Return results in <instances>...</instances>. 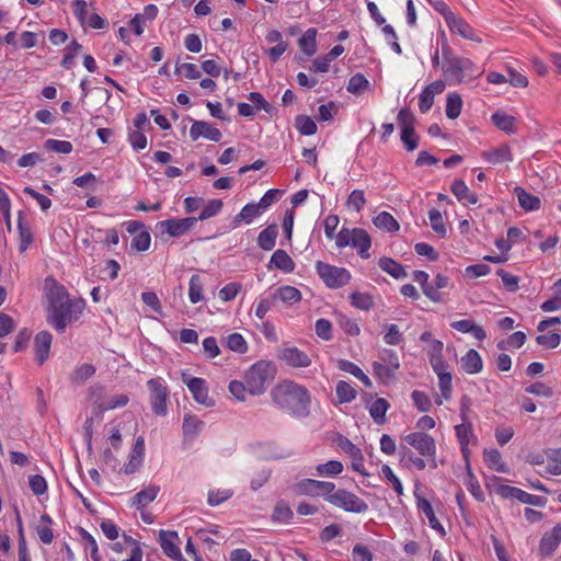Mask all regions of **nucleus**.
<instances>
[{
    "label": "nucleus",
    "instance_id": "f257e3e1",
    "mask_svg": "<svg viewBox=\"0 0 561 561\" xmlns=\"http://www.w3.org/2000/svg\"><path fill=\"white\" fill-rule=\"evenodd\" d=\"M48 299V322L59 332H62L70 322L76 321L85 306L81 299L71 300L65 287L59 285H54L49 289Z\"/></svg>",
    "mask_w": 561,
    "mask_h": 561
},
{
    "label": "nucleus",
    "instance_id": "f03ea898",
    "mask_svg": "<svg viewBox=\"0 0 561 561\" xmlns=\"http://www.w3.org/2000/svg\"><path fill=\"white\" fill-rule=\"evenodd\" d=\"M273 400L283 409L297 416H305L309 412L310 396L308 390L294 381L279 382L272 390Z\"/></svg>",
    "mask_w": 561,
    "mask_h": 561
},
{
    "label": "nucleus",
    "instance_id": "7ed1b4c3",
    "mask_svg": "<svg viewBox=\"0 0 561 561\" xmlns=\"http://www.w3.org/2000/svg\"><path fill=\"white\" fill-rule=\"evenodd\" d=\"M444 344L439 340H431V344L426 347L430 364L437 375L438 387L446 400L451 398V374L448 370V364L443 357Z\"/></svg>",
    "mask_w": 561,
    "mask_h": 561
},
{
    "label": "nucleus",
    "instance_id": "20e7f679",
    "mask_svg": "<svg viewBox=\"0 0 561 561\" xmlns=\"http://www.w3.org/2000/svg\"><path fill=\"white\" fill-rule=\"evenodd\" d=\"M98 390L91 392L93 399L91 416L87 419L84 423V436L90 444L93 433V423L101 421L102 415L105 411H111L125 407L129 402V397L126 393H114L101 400L96 394Z\"/></svg>",
    "mask_w": 561,
    "mask_h": 561
},
{
    "label": "nucleus",
    "instance_id": "39448f33",
    "mask_svg": "<svg viewBox=\"0 0 561 561\" xmlns=\"http://www.w3.org/2000/svg\"><path fill=\"white\" fill-rule=\"evenodd\" d=\"M276 375V366L270 360L254 363L245 373L244 379L248 383L250 396H260L265 392L268 383Z\"/></svg>",
    "mask_w": 561,
    "mask_h": 561
},
{
    "label": "nucleus",
    "instance_id": "423d86ee",
    "mask_svg": "<svg viewBox=\"0 0 561 561\" xmlns=\"http://www.w3.org/2000/svg\"><path fill=\"white\" fill-rule=\"evenodd\" d=\"M335 244L337 248L352 247L357 249L362 259H368L370 255L369 249L371 247V240L364 229L342 228L335 236Z\"/></svg>",
    "mask_w": 561,
    "mask_h": 561
},
{
    "label": "nucleus",
    "instance_id": "0eeeda50",
    "mask_svg": "<svg viewBox=\"0 0 561 561\" xmlns=\"http://www.w3.org/2000/svg\"><path fill=\"white\" fill-rule=\"evenodd\" d=\"M399 367L400 360L397 353L387 348L381 350L378 354V360L373 363L374 375L385 383L393 379Z\"/></svg>",
    "mask_w": 561,
    "mask_h": 561
},
{
    "label": "nucleus",
    "instance_id": "6e6552de",
    "mask_svg": "<svg viewBox=\"0 0 561 561\" xmlns=\"http://www.w3.org/2000/svg\"><path fill=\"white\" fill-rule=\"evenodd\" d=\"M443 73L450 84H458L466 76H474V65L468 58L448 57L443 65Z\"/></svg>",
    "mask_w": 561,
    "mask_h": 561
},
{
    "label": "nucleus",
    "instance_id": "1a4fd4ad",
    "mask_svg": "<svg viewBox=\"0 0 561 561\" xmlns=\"http://www.w3.org/2000/svg\"><path fill=\"white\" fill-rule=\"evenodd\" d=\"M181 380L186 385L194 401L205 408H213L216 401L209 396V388L204 378L193 377L187 371H181Z\"/></svg>",
    "mask_w": 561,
    "mask_h": 561
},
{
    "label": "nucleus",
    "instance_id": "9d476101",
    "mask_svg": "<svg viewBox=\"0 0 561 561\" xmlns=\"http://www.w3.org/2000/svg\"><path fill=\"white\" fill-rule=\"evenodd\" d=\"M325 500L332 505L351 513L359 514L368 510V505L364 500L346 490L335 491L334 489L327 495Z\"/></svg>",
    "mask_w": 561,
    "mask_h": 561
},
{
    "label": "nucleus",
    "instance_id": "9b49d317",
    "mask_svg": "<svg viewBox=\"0 0 561 561\" xmlns=\"http://www.w3.org/2000/svg\"><path fill=\"white\" fill-rule=\"evenodd\" d=\"M316 271L329 288L343 287L351 280V273L346 268L330 265L321 261L316 263Z\"/></svg>",
    "mask_w": 561,
    "mask_h": 561
},
{
    "label": "nucleus",
    "instance_id": "f8f14e48",
    "mask_svg": "<svg viewBox=\"0 0 561 561\" xmlns=\"http://www.w3.org/2000/svg\"><path fill=\"white\" fill-rule=\"evenodd\" d=\"M147 385L150 390V402H151V408H152L153 412L157 415H165L167 411H168V408H167L168 390H167L164 380L162 378H153V379H150L147 382Z\"/></svg>",
    "mask_w": 561,
    "mask_h": 561
},
{
    "label": "nucleus",
    "instance_id": "ddd939ff",
    "mask_svg": "<svg viewBox=\"0 0 561 561\" xmlns=\"http://www.w3.org/2000/svg\"><path fill=\"white\" fill-rule=\"evenodd\" d=\"M335 485L332 482L318 481L312 479H304L293 485V491L297 495L319 496L327 495L334 490Z\"/></svg>",
    "mask_w": 561,
    "mask_h": 561
},
{
    "label": "nucleus",
    "instance_id": "4468645a",
    "mask_svg": "<svg viewBox=\"0 0 561 561\" xmlns=\"http://www.w3.org/2000/svg\"><path fill=\"white\" fill-rule=\"evenodd\" d=\"M404 440L414 447L420 455L433 459V466L436 467V444L433 437L423 432H413L404 437Z\"/></svg>",
    "mask_w": 561,
    "mask_h": 561
},
{
    "label": "nucleus",
    "instance_id": "2eb2a0df",
    "mask_svg": "<svg viewBox=\"0 0 561 561\" xmlns=\"http://www.w3.org/2000/svg\"><path fill=\"white\" fill-rule=\"evenodd\" d=\"M197 222V218L187 217V218H172L160 221L158 227L167 232L170 237L176 238L188 232Z\"/></svg>",
    "mask_w": 561,
    "mask_h": 561
},
{
    "label": "nucleus",
    "instance_id": "dca6fc26",
    "mask_svg": "<svg viewBox=\"0 0 561 561\" xmlns=\"http://www.w3.org/2000/svg\"><path fill=\"white\" fill-rule=\"evenodd\" d=\"M279 359L295 368H306L311 365L310 357L296 346H288L280 350Z\"/></svg>",
    "mask_w": 561,
    "mask_h": 561
},
{
    "label": "nucleus",
    "instance_id": "f3484780",
    "mask_svg": "<svg viewBox=\"0 0 561 561\" xmlns=\"http://www.w3.org/2000/svg\"><path fill=\"white\" fill-rule=\"evenodd\" d=\"M145 459V440L138 437L133 446L128 456V461L122 468L123 472L127 476L134 474L141 468Z\"/></svg>",
    "mask_w": 561,
    "mask_h": 561
},
{
    "label": "nucleus",
    "instance_id": "a211bd4d",
    "mask_svg": "<svg viewBox=\"0 0 561 561\" xmlns=\"http://www.w3.org/2000/svg\"><path fill=\"white\" fill-rule=\"evenodd\" d=\"M178 541L179 536L175 531L160 530L159 542L165 556L174 561H184Z\"/></svg>",
    "mask_w": 561,
    "mask_h": 561
},
{
    "label": "nucleus",
    "instance_id": "6ab92c4d",
    "mask_svg": "<svg viewBox=\"0 0 561 561\" xmlns=\"http://www.w3.org/2000/svg\"><path fill=\"white\" fill-rule=\"evenodd\" d=\"M190 137L192 140L206 138L218 142L221 139V131L207 122L195 121L190 128Z\"/></svg>",
    "mask_w": 561,
    "mask_h": 561
},
{
    "label": "nucleus",
    "instance_id": "aec40b11",
    "mask_svg": "<svg viewBox=\"0 0 561 561\" xmlns=\"http://www.w3.org/2000/svg\"><path fill=\"white\" fill-rule=\"evenodd\" d=\"M445 22L451 33L458 34L469 41L481 42V38L476 34L474 30L463 19L455 13L448 15Z\"/></svg>",
    "mask_w": 561,
    "mask_h": 561
},
{
    "label": "nucleus",
    "instance_id": "412c9836",
    "mask_svg": "<svg viewBox=\"0 0 561 561\" xmlns=\"http://www.w3.org/2000/svg\"><path fill=\"white\" fill-rule=\"evenodd\" d=\"M446 88V83L443 80H436L428 85H426L419 99V108L422 113H426L430 111L434 103L435 95H438L444 92Z\"/></svg>",
    "mask_w": 561,
    "mask_h": 561
},
{
    "label": "nucleus",
    "instance_id": "4be33fe9",
    "mask_svg": "<svg viewBox=\"0 0 561 561\" xmlns=\"http://www.w3.org/2000/svg\"><path fill=\"white\" fill-rule=\"evenodd\" d=\"M339 447L351 458L353 470L363 476H367L362 450L347 438H342L339 443Z\"/></svg>",
    "mask_w": 561,
    "mask_h": 561
},
{
    "label": "nucleus",
    "instance_id": "5701e85b",
    "mask_svg": "<svg viewBox=\"0 0 561 561\" xmlns=\"http://www.w3.org/2000/svg\"><path fill=\"white\" fill-rule=\"evenodd\" d=\"M561 542V524L556 525L550 531H547L539 543V553L542 557L551 556Z\"/></svg>",
    "mask_w": 561,
    "mask_h": 561
},
{
    "label": "nucleus",
    "instance_id": "b1692460",
    "mask_svg": "<svg viewBox=\"0 0 561 561\" xmlns=\"http://www.w3.org/2000/svg\"><path fill=\"white\" fill-rule=\"evenodd\" d=\"M482 158L490 164L496 165L513 161L512 149L507 144L493 147L482 152Z\"/></svg>",
    "mask_w": 561,
    "mask_h": 561
},
{
    "label": "nucleus",
    "instance_id": "393cba45",
    "mask_svg": "<svg viewBox=\"0 0 561 561\" xmlns=\"http://www.w3.org/2000/svg\"><path fill=\"white\" fill-rule=\"evenodd\" d=\"M416 507L427 518L431 528L440 537H445L446 530L435 516L432 504L426 499L416 496Z\"/></svg>",
    "mask_w": 561,
    "mask_h": 561
},
{
    "label": "nucleus",
    "instance_id": "a878e982",
    "mask_svg": "<svg viewBox=\"0 0 561 561\" xmlns=\"http://www.w3.org/2000/svg\"><path fill=\"white\" fill-rule=\"evenodd\" d=\"M461 370L469 375H476L482 371L483 362L476 350H469L459 360Z\"/></svg>",
    "mask_w": 561,
    "mask_h": 561
},
{
    "label": "nucleus",
    "instance_id": "bb28decb",
    "mask_svg": "<svg viewBox=\"0 0 561 561\" xmlns=\"http://www.w3.org/2000/svg\"><path fill=\"white\" fill-rule=\"evenodd\" d=\"M160 492V486L150 484L137 492L130 500V506L136 507L138 510L148 506L151 502H153Z\"/></svg>",
    "mask_w": 561,
    "mask_h": 561
},
{
    "label": "nucleus",
    "instance_id": "cd10ccee",
    "mask_svg": "<svg viewBox=\"0 0 561 561\" xmlns=\"http://www.w3.org/2000/svg\"><path fill=\"white\" fill-rule=\"evenodd\" d=\"M51 341V334L47 331H42L36 334L34 339V348L36 360L39 364H43L48 358Z\"/></svg>",
    "mask_w": 561,
    "mask_h": 561
},
{
    "label": "nucleus",
    "instance_id": "c85d7f7f",
    "mask_svg": "<svg viewBox=\"0 0 561 561\" xmlns=\"http://www.w3.org/2000/svg\"><path fill=\"white\" fill-rule=\"evenodd\" d=\"M450 190L458 202L465 206L476 205L478 203L477 194L471 192L462 180L454 181Z\"/></svg>",
    "mask_w": 561,
    "mask_h": 561
},
{
    "label": "nucleus",
    "instance_id": "c756f323",
    "mask_svg": "<svg viewBox=\"0 0 561 561\" xmlns=\"http://www.w3.org/2000/svg\"><path fill=\"white\" fill-rule=\"evenodd\" d=\"M273 298L287 306H293L302 299L300 290L294 286L283 285L275 289Z\"/></svg>",
    "mask_w": 561,
    "mask_h": 561
},
{
    "label": "nucleus",
    "instance_id": "7c9ffc66",
    "mask_svg": "<svg viewBox=\"0 0 561 561\" xmlns=\"http://www.w3.org/2000/svg\"><path fill=\"white\" fill-rule=\"evenodd\" d=\"M267 268H276L284 273H291L295 270V262L286 251L276 250L268 262Z\"/></svg>",
    "mask_w": 561,
    "mask_h": 561
},
{
    "label": "nucleus",
    "instance_id": "2f4dec72",
    "mask_svg": "<svg viewBox=\"0 0 561 561\" xmlns=\"http://www.w3.org/2000/svg\"><path fill=\"white\" fill-rule=\"evenodd\" d=\"M491 122L500 130L511 135L516 131V118L505 111L499 110L491 116Z\"/></svg>",
    "mask_w": 561,
    "mask_h": 561
},
{
    "label": "nucleus",
    "instance_id": "473e14b6",
    "mask_svg": "<svg viewBox=\"0 0 561 561\" xmlns=\"http://www.w3.org/2000/svg\"><path fill=\"white\" fill-rule=\"evenodd\" d=\"M450 327L453 329L457 330L458 332L469 333L474 339H477L479 341L484 340L485 336H486L485 331L483 330V328L478 325V324H476L470 319H462V320L453 321L450 323Z\"/></svg>",
    "mask_w": 561,
    "mask_h": 561
},
{
    "label": "nucleus",
    "instance_id": "72a5a7b5",
    "mask_svg": "<svg viewBox=\"0 0 561 561\" xmlns=\"http://www.w3.org/2000/svg\"><path fill=\"white\" fill-rule=\"evenodd\" d=\"M389 408L390 404L386 399L377 398L369 404L368 412L373 421L376 424L381 425L386 422V414Z\"/></svg>",
    "mask_w": 561,
    "mask_h": 561
},
{
    "label": "nucleus",
    "instance_id": "f704fd0d",
    "mask_svg": "<svg viewBox=\"0 0 561 561\" xmlns=\"http://www.w3.org/2000/svg\"><path fill=\"white\" fill-rule=\"evenodd\" d=\"M485 465L493 471L505 473L508 471L506 463L497 449L491 448L483 451Z\"/></svg>",
    "mask_w": 561,
    "mask_h": 561
},
{
    "label": "nucleus",
    "instance_id": "c9c22d12",
    "mask_svg": "<svg viewBox=\"0 0 561 561\" xmlns=\"http://www.w3.org/2000/svg\"><path fill=\"white\" fill-rule=\"evenodd\" d=\"M317 34L316 28H308L298 41L300 50L307 56H312L317 53Z\"/></svg>",
    "mask_w": 561,
    "mask_h": 561
},
{
    "label": "nucleus",
    "instance_id": "e433bc0d",
    "mask_svg": "<svg viewBox=\"0 0 561 561\" xmlns=\"http://www.w3.org/2000/svg\"><path fill=\"white\" fill-rule=\"evenodd\" d=\"M515 193L518 198L519 206L526 211H534L540 208L541 201L539 197L527 193L522 187H516Z\"/></svg>",
    "mask_w": 561,
    "mask_h": 561
},
{
    "label": "nucleus",
    "instance_id": "4c0bfd02",
    "mask_svg": "<svg viewBox=\"0 0 561 561\" xmlns=\"http://www.w3.org/2000/svg\"><path fill=\"white\" fill-rule=\"evenodd\" d=\"M277 234V227L268 226L259 233L257 245L264 251H271L275 247Z\"/></svg>",
    "mask_w": 561,
    "mask_h": 561
},
{
    "label": "nucleus",
    "instance_id": "58836bf2",
    "mask_svg": "<svg viewBox=\"0 0 561 561\" xmlns=\"http://www.w3.org/2000/svg\"><path fill=\"white\" fill-rule=\"evenodd\" d=\"M374 225L383 231L396 232L399 230V222L388 211H381L373 219Z\"/></svg>",
    "mask_w": 561,
    "mask_h": 561
},
{
    "label": "nucleus",
    "instance_id": "ea45409f",
    "mask_svg": "<svg viewBox=\"0 0 561 561\" xmlns=\"http://www.w3.org/2000/svg\"><path fill=\"white\" fill-rule=\"evenodd\" d=\"M204 296V283L199 275L195 274L190 278L188 282V299L190 302L195 305L203 301Z\"/></svg>",
    "mask_w": 561,
    "mask_h": 561
},
{
    "label": "nucleus",
    "instance_id": "a19ab883",
    "mask_svg": "<svg viewBox=\"0 0 561 561\" xmlns=\"http://www.w3.org/2000/svg\"><path fill=\"white\" fill-rule=\"evenodd\" d=\"M339 369L353 375L355 378L360 380L366 387L371 386L369 377L353 362L347 359H340L337 362Z\"/></svg>",
    "mask_w": 561,
    "mask_h": 561
},
{
    "label": "nucleus",
    "instance_id": "79ce46f5",
    "mask_svg": "<svg viewBox=\"0 0 561 561\" xmlns=\"http://www.w3.org/2000/svg\"><path fill=\"white\" fill-rule=\"evenodd\" d=\"M183 433L186 437H195L204 428V422L196 415L186 414L183 419Z\"/></svg>",
    "mask_w": 561,
    "mask_h": 561
},
{
    "label": "nucleus",
    "instance_id": "37998d69",
    "mask_svg": "<svg viewBox=\"0 0 561 561\" xmlns=\"http://www.w3.org/2000/svg\"><path fill=\"white\" fill-rule=\"evenodd\" d=\"M263 211L261 208L256 205V203H249L240 210V213L236 216L234 222H245L247 225H250L253 222L255 218L261 216Z\"/></svg>",
    "mask_w": 561,
    "mask_h": 561
},
{
    "label": "nucleus",
    "instance_id": "c03bdc74",
    "mask_svg": "<svg viewBox=\"0 0 561 561\" xmlns=\"http://www.w3.org/2000/svg\"><path fill=\"white\" fill-rule=\"evenodd\" d=\"M546 472L553 476L561 474V448L546 450Z\"/></svg>",
    "mask_w": 561,
    "mask_h": 561
},
{
    "label": "nucleus",
    "instance_id": "a18cd8bd",
    "mask_svg": "<svg viewBox=\"0 0 561 561\" xmlns=\"http://www.w3.org/2000/svg\"><path fill=\"white\" fill-rule=\"evenodd\" d=\"M339 403H348L355 400L357 396L356 389L347 381L340 380L335 388Z\"/></svg>",
    "mask_w": 561,
    "mask_h": 561
},
{
    "label": "nucleus",
    "instance_id": "49530a36",
    "mask_svg": "<svg viewBox=\"0 0 561 561\" xmlns=\"http://www.w3.org/2000/svg\"><path fill=\"white\" fill-rule=\"evenodd\" d=\"M233 496L231 489H210L207 493V504L209 506H218Z\"/></svg>",
    "mask_w": 561,
    "mask_h": 561
},
{
    "label": "nucleus",
    "instance_id": "de8ad7c7",
    "mask_svg": "<svg viewBox=\"0 0 561 561\" xmlns=\"http://www.w3.org/2000/svg\"><path fill=\"white\" fill-rule=\"evenodd\" d=\"M81 539L84 551L90 556L92 561H101V554L99 552V547L95 538L89 534L87 530L81 531Z\"/></svg>",
    "mask_w": 561,
    "mask_h": 561
},
{
    "label": "nucleus",
    "instance_id": "09e8293b",
    "mask_svg": "<svg viewBox=\"0 0 561 561\" xmlns=\"http://www.w3.org/2000/svg\"><path fill=\"white\" fill-rule=\"evenodd\" d=\"M379 267L396 279H401L407 275L403 266L389 257L380 259Z\"/></svg>",
    "mask_w": 561,
    "mask_h": 561
},
{
    "label": "nucleus",
    "instance_id": "8fccbe9b",
    "mask_svg": "<svg viewBox=\"0 0 561 561\" xmlns=\"http://www.w3.org/2000/svg\"><path fill=\"white\" fill-rule=\"evenodd\" d=\"M462 110V99L456 93L451 92L447 95L446 100V116L450 119L457 118Z\"/></svg>",
    "mask_w": 561,
    "mask_h": 561
},
{
    "label": "nucleus",
    "instance_id": "3c124183",
    "mask_svg": "<svg viewBox=\"0 0 561 561\" xmlns=\"http://www.w3.org/2000/svg\"><path fill=\"white\" fill-rule=\"evenodd\" d=\"M456 436L461 446L463 455L468 451V446L472 438V427L469 423H462L455 426Z\"/></svg>",
    "mask_w": 561,
    "mask_h": 561
},
{
    "label": "nucleus",
    "instance_id": "603ef678",
    "mask_svg": "<svg viewBox=\"0 0 561 561\" xmlns=\"http://www.w3.org/2000/svg\"><path fill=\"white\" fill-rule=\"evenodd\" d=\"M273 295L271 297L261 295L254 304V314L257 319L263 320L274 304Z\"/></svg>",
    "mask_w": 561,
    "mask_h": 561
},
{
    "label": "nucleus",
    "instance_id": "864d4df0",
    "mask_svg": "<svg viewBox=\"0 0 561 561\" xmlns=\"http://www.w3.org/2000/svg\"><path fill=\"white\" fill-rule=\"evenodd\" d=\"M350 300L359 310H369L374 305V299L368 293L354 291L351 294Z\"/></svg>",
    "mask_w": 561,
    "mask_h": 561
},
{
    "label": "nucleus",
    "instance_id": "5fc2aeb1",
    "mask_svg": "<svg viewBox=\"0 0 561 561\" xmlns=\"http://www.w3.org/2000/svg\"><path fill=\"white\" fill-rule=\"evenodd\" d=\"M296 128L301 135L311 136L317 133V124L314 121L306 115H299L295 121Z\"/></svg>",
    "mask_w": 561,
    "mask_h": 561
},
{
    "label": "nucleus",
    "instance_id": "6e6d98bb",
    "mask_svg": "<svg viewBox=\"0 0 561 561\" xmlns=\"http://www.w3.org/2000/svg\"><path fill=\"white\" fill-rule=\"evenodd\" d=\"M316 470L321 477H334L343 471V465L337 460H330L325 463L318 465Z\"/></svg>",
    "mask_w": 561,
    "mask_h": 561
},
{
    "label": "nucleus",
    "instance_id": "4d7b16f0",
    "mask_svg": "<svg viewBox=\"0 0 561 561\" xmlns=\"http://www.w3.org/2000/svg\"><path fill=\"white\" fill-rule=\"evenodd\" d=\"M369 87V81L362 73L352 76L347 83V91L352 94H359Z\"/></svg>",
    "mask_w": 561,
    "mask_h": 561
},
{
    "label": "nucleus",
    "instance_id": "13d9d810",
    "mask_svg": "<svg viewBox=\"0 0 561 561\" xmlns=\"http://www.w3.org/2000/svg\"><path fill=\"white\" fill-rule=\"evenodd\" d=\"M228 390L238 401L244 402L249 394L248 383L240 380H232L229 382Z\"/></svg>",
    "mask_w": 561,
    "mask_h": 561
},
{
    "label": "nucleus",
    "instance_id": "bf43d9fd",
    "mask_svg": "<svg viewBox=\"0 0 561 561\" xmlns=\"http://www.w3.org/2000/svg\"><path fill=\"white\" fill-rule=\"evenodd\" d=\"M41 522L44 525L37 527L38 538L43 543L49 545L54 539L53 530L49 527L53 520L48 515H42Z\"/></svg>",
    "mask_w": 561,
    "mask_h": 561
},
{
    "label": "nucleus",
    "instance_id": "052dcab7",
    "mask_svg": "<svg viewBox=\"0 0 561 561\" xmlns=\"http://www.w3.org/2000/svg\"><path fill=\"white\" fill-rule=\"evenodd\" d=\"M428 219L432 229L440 237H445L447 230L440 211L437 209H431L428 213Z\"/></svg>",
    "mask_w": 561,
    "mask_h": 561
},
{
    "label": "nucleus",
    "instance_id": "680f3d73",
    "mask_svg": "<svg viewBox=\"0 0 561 561\" xmlns=\"http://www.w3.org/2000/svg\"><path fill=\"white\" fill-rule=\"evenodd\" d=\"M381 474L385 480L393 488L398 495L403 494V485L400 479L394 474L393 470L388 465H383L381 467Z\"/></svg>",
    "mask_w": 561,
    "mask_h": 561
},
{
    "label": "nucleus",
    "instance_id": "e2e57ef3",
    "mask_svg": "<svg viewBox=\"0 0 561 561\" xmlns=\"http://www.w3.org/2000/svg\"><path fill=\"white\" fill-rule=\"evenodd\" d=\"M337 323L340 328L351 336H357L360 333V329L357 322L347 316L340 314L337 318Z\"/></svg>",
    "mask_w": 561,
    "mask_h": 561
},
{
    "label": "nucleus",
    "instance_id": "0e129e2a",
    "mask_svg": "<svg viewBox=\"0 0 561 561\" xmlns=\"http://www.w3.org/2000/svg\"><path fill=\"white\" fill-rule=\"evenodd\" d=\"M314 331L317 336L323 341H330L333 337L332 323L328 319H318L314 323Z\"/></svg>",
    "mask_w": 561,
    "mask_h": 561
},
{
    "label": "nucleus",
    "instance_id": "69168bd1",
    "mask_svg": "<svg viewBox=\"0 0 561 561\" xmlns=\"http://www.w3.org/2000/svg\"><path fill=\"white\" fill-rule=\"evenodd\" d=\"M222 209V202L220 199H210L206 203L205 207L201 211L197 220H206L218 215Z\"/></svg>",
    "mask_w": 561,
    "mask_h": 561
},
{
    "label": "nucleus",
    "instance_id": "338daca9",
    "mask_svg": "<svg viewBox=\"0 0 561 561\" xmlns=\"http://www.w3.org/2000/svg\"><path fill=\"white\" fill-rule=\"evenodd\" d=\"M44 146L47 150L64 154L70 153L73 149L70 141L58 139H47Z\"/></svg>",
    "mask_w": 561,
    "mask_h": 561
},
{
    "label": "nucleus",
    "instance_id": "774afa93",
    "mask_svg": "<svg viewBox=\"0 0 561 561\" xmlns=\"http://www.w3.org/2000/svg\"><path fill=\"white\" fill-rule=\"evenodd\" d=\"M151 243L150 233L145 229L133 237L131 248L137 251H147Z\"/></svg>",
    "mask_w": 561,
    "mask_h": 561
}]
</instances>
